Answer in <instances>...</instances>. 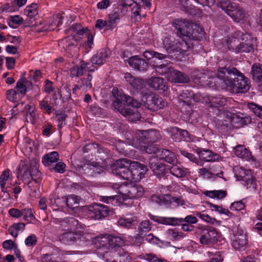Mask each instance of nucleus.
Listing matches in <instances>:
<instances>
[{
	"label": "nucleus",
	"mask_w": 262,
	"mask_h": 262,
	"mask_svg": "<svg viewBox=\"0 0 262 262\" xmlns=\"http://www.w3.org/2000/svg\"><path fill=\"white\" fill-rule=\"evenodd\" d=\"M217 78L224 88L233 93H245L250 89L248 78L235 68H219Z\"/></svg>",
	"instance_id": "1"
},
{
	"label": "nucleus",
	"mask_w": 262,
	"mask_h": 262,
	"mask_svg": "<svg viewBox=\"0 0 262 262\" xmlns=\"http://www.w3.org/2000/svg\"><path fill=\"white\" fill-rule=\"evenodd\" d=\"M111 168L113 174L130 182L140 181L148 170L144 164L127 159L116 160Z\"/></svg>",
	"instance_id": "2"
},
{
	"label": "nucleus",
	"mask_w": 262,
	"mask_h": 262,
	"mask_svg": "<svg viewBox=\"0 0 262 262\" xmlns=\"http://www.w3.org/2000/svg\"><path fill=\"white\" fill-rule=\"evenodd\" d=\"M251 40L252 37L250 35L238 31L225 39L223 45L226 46L229 50L236 53L241 52H250L253 50Z\"/></svg>",
	"instance_id": "3"
},
{
	"label": "nucleus",
	"mask_w": 262,
	"mask_h": 262,
	"mask_svg": "<svg viewBox=\"0 0 262 262\" xmlns=\"http://www.w3.org/2000/svg\"><path fill=\"white\" fill-rule=\"evenodd\" d=\"M127 143L134 147L142 150V146L148 142H154L160 138V133L155 130H140L126 135Z\"/></svg>",
	"instance_id": "4"
},
{
	"label": "nucleus",
	"mask_w": 262,
	"mask_h": 262,
	"mask_svg": "<svg viewBox=\"0 0 262 262\" xmlns=\"http://www.w3.org/2000/svg\"><path fill=\"white\" fill-rule=\"evenodd\" d=\"M96 240L97 246L105 252L115 251L123 246L125 243L121 237L107 234L97 236Z\"/></svg>",
	"instance_id": "5"
},
{
	"label": "nucleus",
	"mask_w": 262,
	"mask_h": 262,
	"mask_svg": "<svg viewBox=\"0 0 262 262\" xmlns=\"http://www.w3.org/2000/svg\"><path fill=\"white\" fill-rule=\"evenodd\" d=\"M17 177L19 178L21 177L24 180L31 178L33 180L36 182L40 176L39 165L35 159L30 160L28 164L24 162L19 164L17 167Z\"/></svg>",
	"instance_id": "6"
},
{
	"label": "nucleus",
	"mask_w": 262,
	"mask_h": 262,
	"mask_svg": "<svg viewBox=\"0 0 262 262\" xmlns=\"http://www.w3.org/2000/svg\"><path fill=\"white\" fill-rule=\"evenodd\" d=\"M122 96H126L125 94H120V97H117L113 103L115 108L118 110L121 115L126 118L128 121L135 122L139 120L141 118L140 114L136 109H132L129 106H123V101H125L121 97Z\"/></svg>",
	"instance_id": "7"
},
{
	"label": "nucleus",
	"mask_w": 262,
	"mask_h": 262,
	"mask_svg": "<svg viewBox=\"0 0 262 262\" xmlns=\"http://www.w3.org/2000/svg\"><path fill=\"white\" fill-rule=\"evenodd\" d=\"M141 100L148 109L152 111L162 109L167 105V102L163 99L151 94L150 92H146L145 95L142 96Z\"/></svg>",
	"instance_id": "8"
},
{
	"label": "nucleus",
	"mask_w": 262,
	"mask_h": 262,
	"mask_svg": "<svg viewBox=\"0 0 262 262\" xmlns=\"http://www.w3.org/2000/svg\"><path fill=\"white\" fill-rule=\"evenodd\" d=\"M196 234L200 235V243L202 245H210L217 242V230L212 226L202 227L197 230Z\"/></svg>",
	"instance_id": "9"
},
{
	"label": "nucleus",
	"mask_w": 262,
	"mask_h": 262,
	"mask_svg": "<svg viewBox=\"0 0 262 262\" xmlns=\"http://www.w3.org/2000/svg\"><path fill=\"white\" fill-rule=\"evenodd\" d=\"M120 191L123 200L136 199L144 194L143 187L138 184H128L122 186Z\"/></svg>",
	"instance_id": "10"
},
{
	"label": "nucleus",
	"mask_w": 262,
	"mask_h": 262,
	"mask_svg": "<svg viewBox=\"0 0 262 262\" xmlns=\"http://www.w3.org/2000/svg\"><path fill=\"white\" fill-rule=\"evenodd\" d=\"M163 43L164 48L168 53L184 52L186 51L185 48H187L186 42H180L172 37H165Z\"/></svg>",
	"instance_id": "11"
},
{
	"label": "nucleus",
	"mask_w": 262,
	"mask_h": 262,
	"mask_svg": "<svg viewBox=\"0 0 262 262\" xmlns=\"http://www.w3.org/2000/svg\"><path fill=\"white\" fill-rule=\"evenodd\" d=\"M69 31L72 34V36H73L74 38H76V35L79 38H81V36L85 34L87 37L85 47L88 49H91L92 48L93 36L87 28H83L80 25L76 24L70 28Z\"/></svg>",
	"instance_id": "12"
},
{
	"label": "nucleus",
	"mask_w": 262,
	"mask_h": 262,
	"mask_svg": "<svg viewBox=\"0 0 262 262\" xmlns=\"http://www.w3.org/2000/svg\"><path fill=\"white\" fill-rule=\"evenodd\" d=\"M110 209L108 206L100 204H94L89 207L88 214L96 220H99L106 216L109 213Z\"/></svg>",
	"instance_id": "13"
},
{
	"label": "nucleus",
	"mask_w": 262,
	"mask_h": 262,
	"mask_svg": "<svg viewBox=\"0 0 262 262\" xmlns=\"http://www.w3.org/2000/svg\"><path fill=\"white\" fill-rule=\"evenodd\" d=\"M203 102L206 103L212 108H218L225 105L227 103V98L222 95L216 96H205L203 98Z\"/></svg>",
	"instance_id": "14"
},
{
	"label": "nucleus",
	"mask_w": 262,
	"mask_h": 262,
	"mask_svg": "<svg viewBox=\"0 0 262 262\" xmlns=\"http://www.w3.org/2000/svg\"><path fill=\"white\" fill-rule=\"evenodd\" d=\"M91 64L83 60L80 62L79 64L74 66L70 70L71 77H79L82 76L86 71H94V68H91Z\"/></svg>",
	"instance_id": "15"
},
{
	"label": "nucleus",
	"mask_w": 262,
	"mask_h": 262,
	"mask_svg": "<svg viewBox=\"0 0 262 262\" xmlns=\"http://www.w3.org/2000/svg\"><path fill=\"white\" fill-rule=\"evenodd\" d=\"M167 75L168 81L174 83H186L190 81L189 76L181 72L172 68Z\"/></svg>",
	"instance_id": "16"
},
{
	"label": "nucleus",
	"mask_w": 262,
	"mask_h": 262,
	"mask_svg": "<svg viewBox=\"0 0 262 262\" xmlns=\"http://www.w3.org/2000/svg\"><path fill=\"white\" fill-rule=\"evenodd\" d=\"M82 233L80 232H76L73 230H69L64 231L59 235V239L64 243H73L81 239Z\"/></svg>",
	"instance_id": "17"
},
{
	"label": "nucleus",
	"mask_w": 262,
	"mask_h": 262,
	"mask_svg": "<svg viewBox=\"0 0 262 262\" xmlns=\"http://www.w3.org/2000/svg\"><path fill=\"white\" fill-rule=\"evenodd\" d=\"M148 85L154 90H161L163 93H167L168 88L164 79L159 77H153L150 78L148 82Z\"/></svg>",
	"instance_id": "18"
},
{
	"label": "nucleus",
	"mask_w": 262,
	"mask_h": 262,
	"mask_svg": "<svg viewBox=\"0 0 262 262\" xmlns=\"http://www.w3.org/2000/svg\"><path fill=\"white\" fill-rule=\"evenodd\" d=\"M219 165H210L207 168H202L199 169V173L201 177L204 179H210L215 177H219L220 170L218 171L216 168H220Z\"/></svg>",
	"instance_id": "19"
},
{
	"label": "nucleus",
	"mask_w": 262,
	"mask_h": 262,
	"mask_svg": "<svg viewBox=\"0 0 262 262\" xmlns=\"http://www.w3.org/2000/svg\"><path fill=\"white\" fill-rule=\"evenodd\" d=\"M227 116L230 117L229 118L232 124L236 127H242L243 125H246L251 122V120L248 117L243 116V114L230 113Z\"/></svg>",
	"instance_id": "20"
},
{
	"label": "nucleus",
	"mask_w": 262,
	"mask_h": 262,
	"mask_svg": "<svg viewBox=\"0 0 262 262\" xmlns=\"http://www.w3.org/2000/svg\"><path fill=\"white\" fill-rule=\"evenodd\" d=\"M128 64L132 68L140 71H146L148 68V64L143 59L139 58L138 56H134L130 57L128 60Z\"/></svg>",
	"instance_id": "21"
},
{
	"label": "nucleus",
	"mask_w": 262,
	"mask_h": 262,
	"mask_svg": "<svg viewBox=\"0 0 262 262\" xmlns=\"http://www.w3.org/2000/svg\"><path fill=\"white\" fill-rule=\"evenodd\" d=\"M155 159H150L149 160L150 169L158 177L164 176L167 171L165 164L159 162L156 163L155 162Z\"/></svg>",
	"instance_id": "22"
},
{
	"label": "nucleus",
	"mask_w": 262,
	"mask_h": 262,
	"mask_svg": "<svg viewBox=\"0 0 262 262\" xmlns=\"http://www.w3.org/2000/svg\"><path fill=\"white\" fill-rule=\"evenodd\" d=\"M58 222L59 223L62 230L64 231L73 230L77 227L79 224L77 220L71 217L59 219Z\"/></svg>",
	"instance_id": "23"
},
{
	"label": "nucleus",
	"mask_w": 262,
	"mask_h": 262,
	"mask_svg": "<svg viewBox=\"0 0 262 262\" xmlns=\"http://www.w3.org/2000/svg\"><path fill=\"white\" fill-rule=\"evenodd\" d=\"M189 25L187 21L182 19H176L173 23V25L178 30L177 34L180 37L188 35Z\"/></svg>",
	"instance_id": "24"
},
{
	"label": "nucleus",
	"mask_w": 262,
	"mask_h": 262,
	"mask_svg": "<svg viewBox=\"0 0 262 262\" xmlns=\"http://www.w3.org/2000/svg\"><path fill=\"white\" fill-rule=\"evenodd\" d=\"M157 157L171 164H174L178 162L174 154L166 149H163L162 150H160L157 154Z\"/></svg>",
	"instance_id": "25"
},
{
	"label": "nucleus",
	"mask_w": 262,
	"mask_h": 262,
	"mask_svg": "<svg viewBox=\"0 0 262 262\" xmlns=\"http://www.w3.org/2000/svg\"><path fill=\"white\" fill-rule=\"evenodd\" d=\"M234 171L235 176L239 179L245 181L248 184L252 182L253 178L250 170L245 169L243 167H237L235 168Z\"/></svg>",
	"instance_id": "26"
},
{
	"label": "nucleus",
	"mask_w": 262,
	"mask_h": 262,
	"mask_svg": "<svg viewBox=\"0 0 262 262\" xmlns=\"http://www.w3.org/2000/svg\"><path fill=\"white\" fill-rule=\"evenodd\" d=\"M196 152L200 159L207 161H213L218 159L219 155L212 152L210 150L198 148Z\"/></svg>",
	"instance_id": "27"
},
{
	"label": "nucleus",
	"mask_w": 262,
	"mask_h": 262,
	"mask_svg": "<svg viewBox=\"0 0 262 262\" xmlns=\"http://www.w3.org/2000/svg\"><path fill=\"white\" fill-rule=\"evenodd\" d=\"M77 40L73 36H69L60 40L58 45L64 51L71 50L76 46Z\"/></svg>",
	"instance_id": "28"
},
{
	"label": "nucleus",
	"mask_w": 262,
	"mask_h": 262,
	"mask_svg": "<svg viewBox=\"0 0 262 262\" xmlns=\"http://www.w3.org/2000/svg\"><path fill=\"white\" fill-rule=\"evenodd\" d=\"M108 56L107 51L106 49H102L92 57L91 60V62L95 64H103L106 61Z\"/></svg>",
	"instance_id": "29"
},
{
	"label": "nucleus",
	"mask_w": 262,
	"mask_h": 262,
	"mask_svg": "<svg viewBox=\"0 0 262 262\" xmlns=\"http://www.w3.org/2000/svg\"><path fill=\"white\" fill-rule=\"evenodd\" d=\"M172 165L170 168H169L170 172L175 177L179 178H182L189 173L188 170L187 168H183L180 164H177V163Z\"/></svg>",
	"instance_id": "30"
},
{
	"label": "nucleus",
	"mask_w": 262,
	"mask_h": 262,
	"mask_svg": "<svg viewBox=\"0 0 262 262\" xmlns=\"http://www.w3.org/2000/svg\"><path fill=\"white\" fill-rule=\"evenodd\" d=\"M234 153L239 158L245 160L251 159V152L244 145H239L234 149Z\"/></svg>",
	"instance_id": "31"
},
{
	"label": "nucleus",
	"mask_w": 262,
	"mask_h": 262,
	"mask_svg": "<svg viewBox=\"0 0 262 262\" xmlns=\"http://www.w3.org/2000/svg\"><path fill=\"white\" fill-rule=\"evenodd\" d=\"M247 244L246 235L244 233L240 234H235L232 243L233 247L236 249H241Z\"/></svg>",
	"instance_id": "32"
},
{
	"label": "nucleus",
	"mask_w": 262,
	"mask_h": 262,
	"mask_svg": "<svg viewBox=\"0 0 262 262\" xmlns=\"http://www.w3.org/2000/svg\"><path fill=\"white\" fill-rule=\"evenodd\" d=\"M152 227V223L148 220H145L139 223L137 228V232L139 233V235L145 236L151 230Z\"/></svg>",
	"instance_id": "33"
},
{
	"label": "nucleus",
	"mask_w": 262,
	"mask_h": 262,
	"mask_svg": "<svg viewBox=\"0 0 262 262\" xmlns=\"http://www.w3.org/2000/svg\"><path fill=\"white\" fill-rule=\"evenodd\" d=\"M59 160V154L56 151H52L45 155L42 158V162L45 166H50Z\"/></svg>",
	"instance_id": "34"
},
{
	"label": "nucleus",
	"mask_w": 262,
	"mask_h": 262,
	"mask_svg": "<svg viewBox=\"0 0 262 262\" xmlns=\"http://www.w3.org/2000/svg\"><path fill=\"white\" fill-rule=\"evenodd\" d=\"M203 194L205 196L212 199L221 200L225 198L227 194V193L226 190H214L204 191Z\"/></svg>",
	"instance_id": "35"
},
{
	"label": "nucleus",
	"mask_w": 262,
	"mask_h": 262,
	"mask_svg": "<svg viewBox=\"0 0 262 262\" xmlns=\"http://www.w3.org/2000/svg\"><path fill=\"white\" fill-rule=\"evenodd\" d=\"M167 238L171 241H179L183 238L186 235L177 229H169L166 231Z\"/></svg>",
	"instance_id": "36"
},
{
	"label": "nucleus",
	"mask_w": 262,
	"mask_h": 262,
	"mask_svg": "<svg viewBox=\"0 0 262 262\" xmlns=\"http://www.w3.org/2000/svg\"><path fill=\"white\" fill-rule=\"evenodd\" d=\"M220 7L229 16H231L234 11L237 9L239 6L235 3L229 2H222L221 3Z\"/></svg>",
	"instance_id": "37"
},
{
	"label": "nucleus",
	"mask_w": 262,
	"mask_h": 262,
	"mask_svg": "<svg viewBox=\"0 0 262 262\" xmlns=\"http://www.w3.org/2000/svg\"><path fill=\"white\" fill-rule=\"evenodd\" d=\"M131 85L135 89L140 91L142 96L145 95L146 92H149L146 88H145V83L144 81L140 78H135Z\"/></svg>",
	"instance_id": "38"
},
{
	"label": "nucleus",
	"mask_w": 262,
	"mask_h": 262,
	"mask_svg": "<svg viewBox=\"0 0 262 262\" xmlns=\"http://www.w3.org/2000/svg\"><path fill=\"white\" fill-rule=\"evenodd\" d=\"M118 222L121 226L126 228H130L137 223V217L136 216L122 217L118 220Z\"/></svg>",
	"instance_id": "39"
},
{
	"label": "nucleus",
	"mask_w": 262,
	"mask_h": 262,
	"mask_svg": "<svg viewBox=\"0 0 262 262\" xmlns=\"http://www.w3.org/2000/svg\"><path fill=\"white\" fill-rule=\"evenodd\" d=\"M182 221L181 219H178L177 217H159L156 221L162 224L172 226H178L180 225V222Z\"/></svg>",
	"instance_id": "40"
},
{
	"label": "nucleus",
	"mask_w": 262,
	"mask_h": 262,
	"mask_svg": "<svg viewBox=\"0 0 262 262\" xmlns=\"http://www.w3.org/2000/svg\"><path fill=\"white\" fill-rule=\"evenodd\" d=\"M251 73L254 80L257 82L262 80V66L254 64L251 68Z\"/></svg>",
	"instance_id": "41"
},
{
	"label": "nucleus",
	"mask_w": 262,
	"mask_h": 262,
	"mask_svg": "<svg viewBox=\"0 0 262 262\" xmlns=\"http://www.w3.org/2000/svg\"><path fill=\"white\" fill-rule=\"evenodd\" d=\"M28 83V81L26 78H21L16 83L15 86L16 91L23 95H25L27 91V84Z\"/></svg>",
	"instance_id": "42"
},
{
	"label": "nucleus",
	"mask_w": 262,
	"mask_h": 262,
	"mask_svg": "<svg viewBox=\"0 0 262 262\" xmlns=\"http://www.w3.org/2000/svg\"><path fill=\"white\" fill-rule=\"evenodd\" d=\"M24 14L30 18L35 17L38 14L37 4H32L26 7L24 9Z\"/></svg>",
	"instance_id": "43"
},
{
	"label": "nucleus",
	"mask_w": 262,
	"mask_h": 262,
	"mask_svg": "<svg viewBox=\"0 0 262 262\" xmlns=\"http://www.w3.org/2000/svg\"><path fill=\"white\" fill-rule=\"evenodd\" d=\"M27 0H15L13 3L6 5L4 10L8 12H14L18 9V8L15 6V4L20 7L24 6Z\"/></svg>",
	"instance_id": "44"
},
{
	"label": "nucleus",
	"mask_w": 262,
	"mask_h": 262,
	"mask_svg": "<svg viewBox=\"0 0 262 262\" xmlns=\"http://www.w3.org/2000/svg\"><path fill=\"white\" fill-rule=\"evenodd\" d=\"M116 255L117 259L119 262H130L131 261L132 258L129 253L123 249H119Z\"/></svg>",
	"instance_id": "45"
},
{
	"label": "nucleus",
	"mask_w": 262,
	"mask_h": 262,
	"mask_svg": "<svg viewBox=\"0 0 262 262\" xmlns=\"http://www.w3.org/2000/svg\"><path fill=\"white\" fill-rule=\"evenodd\" d=\"M67 206L69 208H77L79 204L78 196L74 194L69 195L66 199Z\"/></svg>",
	"instance_id": "46"
},
{
	"label": "nucleus",
	"mask_w": 262,
	"mask_h": 262,
	"mask_svg": "<svg viewBox=\"0 0 262 262\" xmlns=\"http://www.w3.org/2000/svg\"><path fill=\"white\" fill-rule=\"evenodd\" d=\"M122 16V13L119 10L115 11L109 15L110 24L108 25L109 28L112 27L116 21L119 20Z\"/></svg>",
	"instance_id": "47"
},
{
	"label": "nucleus",
	"mask_w": 262,
	"mask_h": 262,
	"mask_svg": "<svg viewBox=\"0 0 262 262\" xmlns=\"http://www.w3.org/2000/svg\"><path fill=\"white\" fill-rule=\"evenodd\" d=\"M245 16V15L243 10L239 7H238L230 16V17L236 22H239L243 20Z\"/></svg>",
	"instance_id": "48"
},
{
	"label": "nucleus",
	"mask_w": 262,
	"mask_h": 262,
	"mask_svg": "<svg viewBox=\"0 0 262 262\" xmlns=\"http://www.w3.org/2000/svg\"><path fill=\"white\" fill-rule=\"evenodd\" d=\"M121 99L124 100L129 105L137 108L141 106V103L129 96H122Z\"/></svg>",
	"instance_id": "49"
},
{
	"label": "nucleus",
	"mask_w": 262,
	"mask_h": 262,
	"mask_svg": "<svg viewBox=\"0 0 262 262\" xmlns=\"http://www.w3.org/2000/svg\"><path fill=\"white\" fill-rule=\"evenodd\" d=\"M172 68H171L167 65L165 64H161L158 66L156 68V70L157 73L159 74L164 75L167 78V75H168L169 73H170V70L172 69Z\"/></svg>",
	"instance_id": "50"
},
{
	"label": "nucleus",
	"mask_w": 262,
	"mask_h": 262,
	"mask_svg": "<svg viewBox=\"0 0 262 262\" xmlns=\"http://www.w3.org/2000/svg\"><path fill=\"white\" fill-rule=\"evenodd\" d=\"M6 98L10 101L16 102L18 99V93L15 90H8L6 92Z\"/></svg>",
	"instance_id": "51"
},
{
	"label": "nucleus",
	"mask_w": 262,
	"mask_h": 262,
	"mask_svg": "<svg viewBox=\"0 0 262 262\" xmlns=\"http://www.w3.org/2000/svg\"><path fill=\"white\" fill-rule=\"evenodd\" d=\"M209 205L212 210H215L221 214H225L228 216H231L232 215V213L228 209L223 208L222 206L214 205L212 203H209Z\"/></svg>",
	"instance_id": "52"
},
{
	"label": "nucleus",
	"mask_w": 262,
	"mask_h": 262,
	"mask_svg": "<svg viewBox=\"0 0 262 262\" xmlns=\"http://www.w3.org/2000/svg\"><path fill=\"white\" fill-rule=\"evenodd\" d=\"M21 213L22 216H24V219L28 222H31L35 219L32 210L30 208H25L23 209Z\"/></svg>",
	"instance_id": "53"
},
{
	"label": "nucleus",
	"mask_w": 262,
	"mask_h": 262,
	"mask_svg": "<svg viewBox=\"0 0 262 262\" xmlns=\"http://www.w3.org/2000/svg\"><path fill=\"white\" fill-rule=\"evenodd\" d=\"M196 216L201 219L202 220L211 224L214 223L216 219L210 216L208 214H206L204 211L197 212L196 213Z\"/></svg>",
	"instance_id": "54"
},
{
	"label": "nucleus",
	"mask_w": 262,
	"mask_h": 262,
	"mask_svg": "<svg viewBox=\"0 0 262 262\" xmlns=\"http://www.w3.org/2000/svg\"><path fill=\"white\" fill-rule=\"evenodd\" d=\"M39 105L41 110H43L49 114H51L54 110L53 106L50 105L48 101L45 99L39 102Z\"/></svg>",
	"instance_id": "55"
},
{
	"label": "nucleus",
	"mask_w": 262,
	"mask_h": 262,
	"mask_svg": "<svg viewBox=\"0 0 262 262\" xmlns=\"http://www.w3.org/2000/svg\"><path fill=\"white\" fill-rule=\"evenodd\" d=\"M198 78L200 79V83L202 85H211L210 82H212L211 80L213 79V78H210L206 73H201Z\"/></svg>",
	"instance_id": "56"
},
{
	"label": "nucleus",
	"mask_w": 262,
	"mask_h": 262,
	"mask_svg": "<svg viewBox=\"0 0 262 262\" xmlns=\"http://www.w3.org/2000/svg\"><path fill=\"white\" fill-rule=\"evenodd\" d=\"M245 205L243 200L232 203L230 207V209L232 211H241L245 209Z\"/></svg>",
	"instance_id": "57"
},
{
	"label": "nucleus",
	"mask_w": 262,
	"mask_h": 262,
	"mask_svg": "<svg viewBox=\"0 0 262 262\" xmlns=\"http://www.w3.org/2000/svg\"><path fill=\"white\" fill-rule=\"evenodd\" d=\"M146 143L143 144V146H142V150H141L144 151L148 154H154L157 156V154L160 150L154 145H150L146 146Z\"/></svg>",
	"instance_id": "58"
},
{
	"label": "nucleus",
	"mask_w": 262,
	"mask_h": 262,
	"mask_svg": "<svg viewBox=\"0 0 262 262\" xmlns=\"http://www.w3.org/2000/svg\"><path fill=\"white\" fill-rule=\"evenodd\" d=\"M176 129L177 130L176 135L177 136H180V138L178 139L179 141L188 140L187 139L189 138V133L187 130H182L178 128H176Z\"/></svg>",
	"instance_id": "59"
},
{
	"label": "nucleus",
	"mask_w": 262,
	"mask_h": 262,
	"mask_svg": "<svg viewBox=\"0 0 262 262\" xmlns=\"http://www.w3.org/2000/svg\"><path fill=\"white\" fill-rule=\"evenodd\" d=\"M9 170H5L3 171V173L0 176V186L2 189H4L5 188L6 182L9 177Z\"/></svg>",
	"instance_id": "60"
},
{
	"label": "nucleus",
	"mask_w": 262,
	"mask_h": 262,
	"mask_svg": "<svg viewBox=\"0 0 262 262\" xmlns=\"http://www.w3.org/2000/svg\"><path fill=\"white\" fill-rule=\"evenodd\" d=\"M25 243L28 247L34 246L37 244V237L35 235L31 234L25 239Z\"/></svg>",
	"instance_id": "61"
},
{
	"label": "nucleus",
	"mask_w": 262,
	"mask_h": 262,
	"mask_svg": "<svg viewBox=\"0 0 262 262\" xmlns=\"http://www.w3.org/2000/svg\"><path fill=\"white\" fill-rule=\"evenodd\" d=\"M178 219H181L182 221L180 222V224L185 222L189 224H194L198 222L197 218L193 215H189L186 216L184 219L178 218Z\"/></svg>",
	"instance_id": "62"
},
{
	"label": "nucleus",
	"mask_w": 262,
	"mask_h": 262,
	"mask_svg": "<svg viewBox=\"0 0 262 262\" xmlns=\"http://www.w3.org/2000/svg\"><path fill=\"white\" fill-rule=\"evenodd\" d=\"M66 164L62 162L57 163L55 166L52 168V169L58 173H63L65 171Z\"/></svg>",
	"instance_id": "63"
},
{
	"label": "nucleus",
	"mask_w": 262,
	"mask_h": 262,
	"mask_svg": "<svg viewBox=\"0 0 262 262\" xmlns=\"http://www.w3.org/2000/svg\"><path fill=\"white\" fill-rule=\"evenodd\" d=\"M146 258L150 262H168L166 260L162 258H159L155 255L152 254H147L146 255Z\"/></svg>",
	"instance_id": "64"
}]
</instances>
